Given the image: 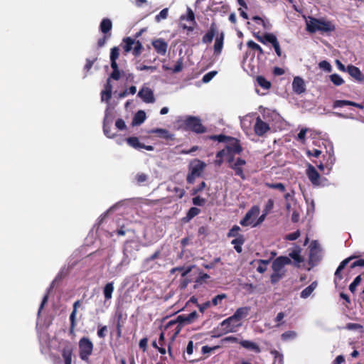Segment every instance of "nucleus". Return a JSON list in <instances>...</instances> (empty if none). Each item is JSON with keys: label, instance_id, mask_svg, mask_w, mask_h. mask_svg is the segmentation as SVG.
<instances>
[{"label": "nucleus", "instance_id": "obj_7", "mask_svg": "<svg viewBox=\"0 0 364 364\" xmlns=\"http://www.w3.org/2000/svg\"><path fill=\"white\" fill-rule=\"evenodd\" d=\"M123 49L126 53H129L132 50V54L135 57L139 56L143 50V46L139 41H135V39L131 37H126L123 38Z\"/></svg>", "mask_w": 364, "mask_h": 364}, {"label": "nucleus", "instance_id": "obj_9", "mask_svg": "<svg viewBox=\"0 0 364 364\" xmlns=\"http://www.w3.org/2000/svg\"><path fill=\"white\" fill-rule=\"evenodd\" d=\"M223 334L236 332L242 326V323L232 319V316H229L220 323Z\"/></svg>", "mask_w": 364, "mask_h": 364}, {"label": "nucleus", "instance_id": "obj_62", "mask_svg": "<svg viewBox=\"0 0 364 364\" xmlns=\"http://www.w3.org/2000/svg\"><path fill=\"white\" fill-rule=\"evenodd\" d=\"M346 328L350 331L353 330H360L363 328V326L360 323H348L346 324Z\"/></svg>", "mask_w": 364, "mask_h": 364}, {"label": "nucleus", "instance_id": "obj_55", "mask_svg": "<svg viewBox=\"0 0 364 364\" xmlns=\"http://www.w3.org/2000/svg\"><path fill=\"white\" fill-rule=\"evenodd\" d=\"M148 178V175L144 173H139L135 176V179L139 185L146 182Z\"/></svg>", "mask_w": 364, "mask_h": 364}, {"label": "nucleus", "instance_id": "obj_60", "mask_svg": "<svg viewBox=\"0 0 364 364\" xmlns=\"http://www.w3.org/2000/svg\"><path fill=\"white\" fill-rule=\"evenodd\" d=\"M183 70V58H180L176 65H174L173 68L172 69L173 73H179Z\"/></svg>", "mask_w": 364, "mask_h": 364}, {"label": "nucleus", "instance_id": "obj_35", "mask_svg": "<svg viewBox=\"0 0 364 364\" xmlns=\"http://www.w3.org/2000/svg\"><path fill=\"white\" fill-rule=\"evenodd\" d=\"M180 19H181V21L186 20L191 24L197 25V22H196V18H195V14H194L193 10L189 7L187 8V14L182 15L180 17Z\"/></svg>", "mask_w": 364, "mask_h": 364}, {"label": "nucleus", "instance_id": "obj_45", "mask_svg": "<svg viewBox=\"0 0 364 364\" xmlns=\"http://www.w3.org/2000/svg\"><path fill=\"white\" fill-rule=\"evenodd\" d=\"M285 275V272H273L270 277L271 283L274 284L279 282Z\"/></svg>", "mask_w": 364, "mask_h": 364}, {"label": "nucleus", "instance_id": "obj_53", "mask_svg": "<svg viewBox=\"0 0 364 364\" xmlns=\"http://www.w3.org/2000/svg\"><path fill=\"white\" fill-rule=\"evenodd\" d=\"M200 210L199 208L196 207L191 208L187 214H186V218L188 220L193 218L195 216L198 215L200 213Z\"/></svg>", "mask_w": 364, "mask_h": 364}, {"label": "nucleus", "instance_id": "obj_23", "mask_svg": "<svg viewBox=\"0 0 364 364\" xmlns=\"http://www.w3.org/2000/svg\"><path fill=\"white\" fill-rule=\"evenodd\" d=\"M250 311V306L240 307L235 311L233 315H232V319H235L236 321L241 322L242 318L248 316Z\"/></svg>", "mask_w": 364, "mask_h": 364}, {"label": "nucleus", "instance_id": "obj_8", "mask_svg": "<svg viewBox=\"0 0 364 364\" xmlns=\"http://www.w3.org/2000/svg\"><path fill=\"white\" fill-rule=\"evenodd\" d=\"M119 55V49L118 47L114 46L110 50V63L112 72L110 74V77L114 80H118L120 78V71L117 63V60Z\"/></svg>", "mask_w": 364, "mask_h": 364}, {"label": "nucleus", "instance_id": "obj_2", "mask_svg": "<svg viewBox=\"0 0 364 364\" xmlns=\"http://www.w3.org/2000/svg\"><path fill=\"white\" fill-rule=\"evenodd\" d=\"M206 164L199 159L193 160L189 165V172L186 177V181L189 184L194 183L196 177L201 176Z\"/></svg>", "mask_w": 364, "mask_h": 364}, {"label": "nucleus", "instance_id": "obj_4", "mask_svg": "<svg viewBox=\"0 0 364 364\" xmlns=\"http://www.w3.org/2000/svg\"><path fill=\"white\" fill-rule=\"evenodd\" d=\"M253 36L259 42H260L262 44L265 45L267 43H271L277 56H282V50L280 48V45L274 34L272 33H266L263 36H260L259 33H254Z\"/></svg>", "mask_w": 364, "mask_h": 364}, {"label": "nucleus", "instance_id": "obj_64", "mask_svg": "<svg viewBox=\"0 0 364 364\" xmlns=\"http://www.w3.org/2000/svg\"><path fill=\"white\" fill-rule=\"evenodd\" d=\"M205 199L200 196H196L193 198V203L195 205L202 206L205 204Z\"/></svg>", "mask_w": 364, "mask_h": 364}, {"label": "nucleus", "instance_id": "obj_13", "mask_svg": "<svg viewBox=\"0 0 364 364\" xmlns=\"http://www.w3.org/2000/svg\"><path fill=\"white\" fill-rule=\"evenodd\" d=\"M81 300H77L76 301L74 302L73 305V311L70 315V328H69V333L70 335H74L75 333V326L77 325V322H76V315H77V309L80 307L81 306Z\"/></svg>", "mask_w": 364, "mask_h": 364}, {"label": "nucleus", "instance_id": "obj_3", "mask_svg": "<svg viewBox=\"0 0 364 364\" xmlns=\"http://www.w3.org/2000/svg\"><path fill=\"white\" fill-rule=\"evenodd\" d=\"M80 358L89 363L90 356L92 354L94 345L87 337H82L78 342Z\"/></svg>", "mask_w": 364, "mask_h": 364}, {"label": "nucleus", "instance_id": "obj_11", "mask_svg": "<svg viewBox=\"0 0 364 364\" xmlns=\"http://www.w3.org/2000/svg\"><path fill=\"white\" fill-rule=\"evenodd\" d=\"M290 264H291V260L289 257L279 256L272 262V269L273 272H285L284 266Z\"/></svg>", "mask_w": 364, "mask_h": 364}, {"label": "nucleus", "instance_id": "obj_63", "mask_svg": "<svg viewBox=\"0 0 364 364\" xmlns=\"http://www.w3.org/2000/svg\"><path fill=\"white\" fill-rule=\"evenodd\" d=\"M210 306V301H205L201 304H197V307L199 309V311L200 313H204L205 311L209 308Z\"/></svg>", "mask_w": 364, "mask_h": 364}, {"label": "nucleus", "instance_id": "obj_51", "mask_svg": "<svg viewBox=\"0 0 364 364\" xmlns=\"http://www.w3.org/2000/svg\"><path fill=\"white\" fill-rule=\"evenodd\" d=\"M103 132L109 138H113L115 136L114 134L111 132V126L107 122L106 118H105L103 122Z\"/></svg>", "mask_w": 364, "mask_h": 364}, {"label": "nucleus", "instance_id": "obj_52", "mask_svg": "<svg viewBox=\"0 0 364 364\" xmlns=\"http://www.w3.org/2000/svg\"><path fill=\"white\" fill-rule=\"evenodd\" d=\"M297 336V333L294 331H287L283 333L281 338L283 341H288L290 339H294Z\"/></svg>", "mask_w": 364, "mask_h": 364}, {"label": "nucleus", "instance_id": "obj_15", "mask_svg": "<svg viewBox=\"0 0 364 364\" xmlns=\"http://www.w3.org/2000/svg\"><path fill=\"white\" fill-rule=\"evenodd\" d=\"M270 127L269 124L262 120L260 117H257L254 126V131L256 135L263 136L266 132L269 130Z\"/></svg>", "mask_w": 364, "mask_h": 364}, {"label": "nucleus", "instance_id": "obj_61", "mask_svg": "<svg viewBox=\"0 0 364 364\" xmlns=\"http://www.w3.org/2000/svg\"><path fill=\"white\" fill-rule=\"evenodd\" d=\"M316 252H317L316 242L314 241L311 245V250H310V254H309L311 260H315V257H316Z\"/></svg>", "mask_w": 364, "mask_h": 364}, {"label": "nucleus", "instance_id": "obj_21", "mask_svg": "<svg viewBox=\"0 0 364 364\" xmlns=\"http://www.w3.org/2000/svg\"><path fill=\"white\" fill-rule=\"evenodd\" d=\"M306 175L312 184H319L320 174L312 165L309 166L306 171Z\"/></svg>", "mask_w": 364, "mask_h": 364}, {"label": "nucleus", "instance_id": "obj_17", "mask_svg": "<svg viewBox=\"0 0 364 364\" xmlns=\"http://www.w3.org/2000/svg\"><path fill=\"white\" fill-rule=\"evenodd\" d=\"M110 76L107 78L106 84L105 85V89L101 92V100L105 101L109 103L112 93V85L111 84Z\"/></svg>", "mask_w": 364, "mask_h": 364}, {"label": "nucleus", "instance_id": "obj_41", "mask_svg": "<svg viewBox=\"0 0 364 364\" xmlns=\"http://www.w3.org/2000/svg\"><path fill=\"white\" fill-rule=\"evenodd\" d=\"M146 119V113L144 111L139 110L138 111L134 118H133V124H141Z\"/></svg>", "mask_w": 364, "mask_h": 364}, {"label": "nucleus", "instance_id": "obj_56", "mask_svg": "<svg viewBox=\"0 0 364 364\" xmlns=\"http://www.w3.org/2000/svg\"><path fill=\"white\" fill-rule=\"evenodd\" d=\"M361 282V277L360 275H358L357 276L353 282L350 284L349 286V290L352 292V293H354V291H355L356 289V287Z\"/></svg>", "mask_w": 364, "mask_h": 364}, {"label": "nucleus", "instance_id": "obj_31", "mask_svg": "<svg viewBox=\"0 0 364 364\" xmlns=\"http://www.w3.org/2000/svg\"><path fill=\"white\" fill-rule=\"evenodd\" d=\"M114 290V282H108L103 288V294L105 301H109L112 297V293Z\"/></svg>", "mask_w": 364, "mask_h": 364}, {"label": "nucleus", "instance_id": "obj_19", "mask_svg": "<svg viewBox=\"0 0 364 364\" xmlns=\"http://www.w3.org/2000/svg\"><path fill=\"white\" fill-rule=\"evenodd\" d=\"M347 72L358 82H361L364 81V75L361 73L360 70L358 67L353 65H349L347 66Z\"/></svg>", "mask_w": 364, "mask_h": 364}, {"label": "nucleus", "instance_id": "obj_30", "mask_svg": "<svg viewBox=\"0 0 364 364\" xmlns=\"http://www.w3.org/2000/svg\"><path fill=\"white\" fill-rule=\"evenodd\" d=\"M353 258H355V257L352 256V257H348V258L345 259L344 260H343L340 263L339 266L338 267V268L336 269V272H335V281L336 280V279H343L342 274L341 273V271L345 268V267L348 264V262Z\"/></svg>", "mask_w": 364, "mask_h": 364}, {"label": "nucleus", "instance_id": "obj_5", "mask_svg": "<svg viewBox=\"0 0 364 364\" xmlns=\"http://www.w3.org/2000/svg\"><path fill=\"white\" fill-rule=\"evenodd\" d=\"M185 129L196 134H203L206 132V127L203 125L198 117L188 116L183 122Z\"/></svg>", "mask_w": 364, "mask_h": 364}, {"label": "nucleus", "instance_id": "obj_54", "mask_svg": "<svg viewBox=\"0 0 364 364\" xmlns=\"http://www.w3.org/2000/svg\"><path fill=\"white\" fill-rule=\"evenodd\" d=\"M217 73H218V72L215 70H213V71H210V72L206 73L205 75H203V77L202 78L203 82H204V83L209 82L217 75Z\"/></svg>", "mask_w": 364, "mask_h": 364}, {"label": "nucleus", "instance_id": "obj_29", "mask_svg": "<svg viewBox=\"0 0 364 364\" xmlns=\"http://www.w3.org/2000/svg\"><path fill=\"white\" fill-rule=\"evenodd\" d=\"M224 41V33L222 32L219 35H217L215 43H214V53L216 55L221 53Z\"/></svg>", "mask_w": 364, "mask_h": 364}, {"label": "nucleus", "instance_id": "obj_32", "mask_svg": "<svg viewBox=\"0 0 364 364\" xmlns=\"http://www.w3.org/2000/svg\"><path fill=\"white\" fill-rule=\"evenodd\" d=\"M245 242V236H240L238 238H234L231 241V244L233 245L234 249L237 253H241L242 252V246Z\"/></svg>", "mask_w": 364, "mask_h": 364}, {"label": "nucleus", "instance_id": "obj_49", "mask_svg": "<svg viewBox=\"0 0 364 364\" xmlns=\"http://www.w3.org/2000/svg\"><path fill=\"white\" fill-rule=\"evenodd\" d=\"M247 46L248 48H250L252 50H257L258 52L259 55L264 54V50H263L262 48L259 44L254 42L253 41L250 40L249 41H247Z\"/></svg>", "mask_w": 364, "mask_h": 364}, {"label": "nucleus", "instance_id": "obj_12", "mask_svg": "<svg viewBox=\"0 0 364 364\" xmlns=\"http://www.w3.org/2000/svg\"><path fill=\"white\" fill-rule=\"evenodd\" d=\"M228 144L225 146V150L227 151V154L228 156L233 154H240L243 149L240 143V140L232 137V139H230L228 142Z\"/></svg>", "mask_w": 364, "mask_h": 364}, {"label": "nucleus", "instance_id": "obj_58", "mask_svg": "<svg viewBox=\"0 0 364 364\" xmlns=\"http://www.w3.org/2000/svg\"><path fill=\"white\" fill-rule=\"evenodd\" d=\"M226 298V294H222L215 296L210 301V305L217 306L218 305L223 299Z\"/></svg>", "mask_w": 364, "mask_h": 364}, {"label": "nucleus", "instance_id": "obj_47", "mask_svg": "<svg viewBox=\"0 0 364 364\" xmlns=\"http://www.w3.org/2000/svg\"><path fill=\"white\" fill-rule=\"evenodd\" d=\"M330 80L336 86H340L344 83L343 79L336 73H333L329 76Z\"/></svg>", "mask_w": 364, "mask_h": 364}, {"label": "nucleus", "instance_id": "obj_10", "mask_svg": "<svg viewBox=\"0 0 364 364\" xmlns=\"http://www.w3.org/2000/svg\"><path fill=\"white\" fill-rule=\"evenodd\" d=\"M259 208L257 205H253L245 214L244 218L240 221V224L243 226H249L253 224L255 218L259 214Z\"/></svg>", "mask_w": 364, "mask_h": 364}, {"label": "nucleus", "instance_id": "obj_48", "mask_svg": "<svg viewBox=\"0 0 364 364\" xmlns=\"http://www.w3.org/2000/svg\"><path fill=\"white\" fill-rule=\"evenodd\" d=\"M270 262V259H259L258 260L259 265L257 268V271L259 273H264L267 269V265Z\"/></svg>", "mask_w": 364, "mask_h": 364}, {"label": "nucleus", "instance_id": "obj_40", "mask_svg": "<svg viewBox=\"0 0 364 364\" xmlns=\"http://www.w3.org/2000/svg\"><path fill=\"white\" fill-rule=\"evenodd\" d=\"M207 139L213 141H218V142H228L230 139H232V136H226L224 134L210 135Z\"/></svg>", "mask_w": 364, "mask_h": 364}, {"label": "nucleus", "instance_id": "obj_37", "mask_svg": "<svg viewBox=\"0 0 364 364\" xmlns=\"http://www.w3.org/2000/svg\"><path fill=\"white\" fill-rule=\"evenodd\" d=\"M198 318V314L196 311H193L188 314L187 316L185 315H180L178 316V320L181 322H185L186 323H191L193 320Z\"/></svg>", "mask_w": 364, "mask_h": 364}, {"label": "nucleus", "instance_id": "obj_44", "mask_svg": "<svg viewBox=\"0 0 364 364\" xmlns=\"http://www.w3.org/2000/svg\"><path fill=\"white\" fill-rule=\"evenodd\" d=\"M264 186L271 189H277L282 193H284L286 191L285 186L282 183H273L266 182V183H264Z\"/></svg>", "mask_w": 364, "mask_h": 364}, {"label": "nucleus", "instance_id": "obj_36", "mask_svg": "<svg viewBox=\"0 0 364 364\" xmlns=\"http://www.w3.org/2000/svg\"><path fill=\"white\" fill-rule=\"evenodd\" d=\"M317 287V282H313L309 286H308L307 287H306L304 289H303L301 292V297L303 298V299H306L308 298L311 294L312 292L314 291V289L316 288Z\"/></svg>", "mask_w": 364, "mask_h": 364}, {"label": "nucleus", "instance_id": "obj_59", "mask_svg": "<svg viewBox=\"0 0 364 364\" xmlns=\"http://www.w3.org/2000/svg\"><path fill=\"white\" fill-rule=\"evenodd\" d=\"M318 66L321 69L324 70L326 72L330 73L332 70L331 65L326 60H322L318 63Z\"/></svg>", "mask_w": 364, "mask_h": 364}, {"label": "nucleus", "instance_id": "obj_50", "mask_svg": "<svg viewBox=\"0 0 364 364\" xmlns=\"http://www.w3.org/2000/svg\"><path fill=\"white\" fill-rule=\"evenodd\" d=\"M225 155L228 154H227V151L224 149L218 151L216 154L217 159L215 161V164L218 166H221L223 163V157Z\"/></svg>", "mask_w": 364, "mask_h": 364}, {"label": "nucleus", "instance_id": "obj_18", "mask_svg": "<svg viewBox=\"0 0 364 364\" xmlns=\"http://www.w3.org/2000/svg\"><path fill=\"white\" fill-rule=\"evenodd\" d=\"M218 27L215 23H212L208 32L203 36L202 42L204 43H210L215 35L218 34Z\"/></svg>", "mask_w": 364, "mask_h": 364}, {"label": "nucleus", "instance_id": "obj_20", "mask_svg": "<svg viewBox=\"0 0 364 364\" xmlns=\"http://www.w3.org/2000/svg\"><path fill=\"white\" fill-rule=\"evenodd\" d=\"M149 134H154L158 137L166 140H173V134H171L167 129L162 128L152 129L149 132Z\"/></svg>", "mask_w": 364, "mask_h": 364}, {"label": "nucleus", "instance_id": "obj_1", "mask_svg": "<svg viewBox=\"0 0 364 364\" xmlns=\"http://www.w3.org/2000/svg\"><path fill=\"white\" fill-rule=\"evenodd\" d=\"M306 23V31L311 33H314L317 31L330 33L336 30V26L332 21H325L323 18L310 16Z\"/></svg>", "mask_w": 364, "mask_h": 364}, {"label": "nucleus", "instance_id": "obj_22", "mask_svg": "<svg viewBox=\"0 0 364 364\" xmlns=\"http://www.w3.org/2000/svg\"><path fill=\"white\" fill-rule=\"evenodd\" d=\"M73 350V345L70 341L65 342L61 350V355L63 360L72 359Z\"/></svg>", "mask_w": 364, "mask_h": 364}, {"label": "nucleus", "instance_id": "obj_57", "mask_svg": "<svg viewBox=\"0 0 364 364\" xmlns=\"http://www.w3.org/2000/svg\"><path fill=\"white\" fill-rule=\"evenodd\" d=\"M168 10L167 8L162 9L159 14L155 17L157 22H159L162 19H166L168 16Z\"/></svg>", "mask_w": 364, "mask_h": 364}, {"label": "nucleus", "instance_id": "obj_6", "mask_svg": "<svg viewBox=\"0 0 364 364\" xmlns=\"http://www.w3.org/2000/svg\"><path fill=\"white\" fill-rule=\"evenodd\" d=\"M227 162L228 166L235 172V175L239 176L242 180H245L246 176L244 173L242 166L246 164V161L242 158H237L235 160L234 155L228 156Z\"/></svg>", "mask_w": 364, "mask_h": 364}, {"label": "nucleus", "instance_id": "obj_33", "mask_svg": "<svg viewBox=\"0 0 364 364\" xmlns=\"http://www.w3.org/2000/svg\"><path fill=\"white\" fill-rule=\"evenodd\" d=\"M300 253H301V248L299 247H297L296 249H294L291 252H289V258H291L292 259H294V261L296 264H299L304 262V259L301 256Z\"/></svg>", "mask_w": 364, "mask_h": 364}, {"label": "nucleus", "instance_id": "obj_39", "mask_svg": "<svg viewBox=\"0 0 364 364\" xmlns=\"http://www.w3.org/2000/svg\"><path fill=\"white\" fill-rule=\"evenodd\" d=\"M127 143L135 149H141L142 143H141L136 136H130L127 138Z\"/></svg>", "mask_w": 364, "mask_h": 364}, {"label": "nucleus", "instance_id": "obj_26", "mask_svg": "<svg viewBox=\"0 0 364 364\" xmlns=\"http://www.w3.org/2000/svg\"><path fill=\"white\" fill-rule=\"evenodd\" d=\"M133 243H134V240H127L124 242L123 247V262H125L126 259H127V263H129V257L130 255H132L133 250H134V247L132 246Z\"/></svg>", "mask_w": 364, "mask_h": 364}, {"label": "nucleus", "instance_id": "obj_43", "mask_svg": "<svg viewBox=\"0 0 364 364\" xmlns=\"http://www.w3.org/2000/svg\"><path fill=\"white\" fill-rule=\"evenodd\" d=\"M240 230H241L240 228L238 225H235L229 230V232L227 234V236H228V237H234V238H238L240 236H244L243 235L240 233Z\"/></svg>", "mask_w": 364, "mask_h": 364}, {"label": "nucleus", "instance_id": "obj_46", "mask_svg": "<svg viewBox=\"0 0 364 364\" xmlns=\"http://www.w3.org/2000/svg\"><path fill=\"white\" fill-rule=\"evenodd\" d=\"M192 267H188L186 268H185L184 267H174L171 270V273H174L176 272H181V277H186V275L191 272V271L192 270Z\"/></svg>", "mask_w": 364, "mask_h": 364}, {"label": "nucleus", "instance_id": "obj_28", "mask_svg": "<svg viewBox=\"0 0 364 364\" xmlns=\"http://www.w3.org/2000/svg\"><path fill=\"white\" fill-rule=\"evenodd\" d=\"M112 28V23L109 18H105L102 20L100 25V30L103 34L108 35L111 33Z\"/></svg>", "mask_w": 364, "mask_h": 364}, {"label": "nucleus", "instance_id": "obj_34", "mask_svg": "<svg viewBox=\"0 0 364 364\" xmlns=\"http://www.w3.org/2000/svg\"><path fill=\"white\" fill-rule=\"evenodd\" d=\"M252 20L257 24H261L265 30H270L272 28V24L268 19H263L259 16H254Z\"/></svg>", "mask_w": 364, "mask_h": 364}, {"label": "nucleus", "instance_id": "obj_16", "mask_svg": "<svg viewBox=\"0 0 364 364\" xmlns=\"http://www.w3.org/2000/svg\"><path fill=\"white\" fill-rule=\"evenodd\" d=\"M139 97L146 103H154L155 97L153 91L149 87H143L138 92Z\"/></svg>", "mask_w": 364, "mask_h": 364}, {"label": "nucleus", "instance_id": "obj_42", "mask_svg": "<svg viewBox=\"0 0 364 364\" xmlns=\"http://www.w3.org/2000/svg\"><path fill=\"white\" fill-rule=\"evenodd\" d=\"M256 80H257V84L261 87H262L265 90H269L271 87V85H272L271 82L262 75L257 76Z\"/></svg>", "mask_w": 364, "mask_h": 364}, {"label": "nucleus", "instance_id": "obj_25", "mask_svg": "<svg viewBox=\"0 0 364 364\" xmlns=\"http://www.w3.org/2000/svg\"><path fill=\"white\" fill-rule=\"evenodd\" d=\"M344 106H353L359 109H363V106L361 104L346 100H337L333 103V108L343 107Z\"/></svg>", "mask_w": 364, "mask_h": 364}, {"label": "nucleus", "instance_id": "obj_24", "mask_svg": "<svg viewBox=\"0 0 364 364\" xmlns=\"http://www.w3.org/2000/svg\"><path fill=\"white\" fill-rule=\"evenodd\" d=\"M293 90L296 94H301L305 92V85L304 80L300 77H295L292 82Z\"/></svg>", "mask_w": 364, "mask_h": 364}, {"label": "nucleus", "instance_id": "obj_38", "mask_svg": "<svg viewBox=\"0 0 364 364\" xmlns=\"http://www.w3.org/2000/svg\"><path fill=\"white\" fill-rule=\"evenodd\" d=\"M117 323H116V331H117V338H119L122 335V326H123V321H122V312H119L117 314Z\"/></svg>", "mask_w": 364, "mask_h": 364}, {"label": "nucleus", "instance_id": "obj_27", "mask_svg": "<svg viewBox=\"0 0 364 364\" xmlns=\"http://www.w3.org/2000/svg\"><path fill=\"white\" fill-rule=\"evenodd\" d=\"M239 343L243 348H245L247 350L254 351L256 353H259L261 352V349H260L259 346L257 343H255L252 341H247V340H243V341H240L239 342Z\"/></svg>", "mask_w": 364, "mask_h": 364}, {"label": "nucleus", "instance_id": "obj_14", "mask_svg": "<svg viewBox=\"0 0 364 364\" xmlns=\"http://www.w3.org/2000/svg\"><path fill=\"white\" fill-rule=\"evenodd\" d=\"M151 45L159 55H165L168 49V43L163 38H156L151 41Z\"/></svg>", "mask_w": 364, "mask_h": 364}]
</instances>
